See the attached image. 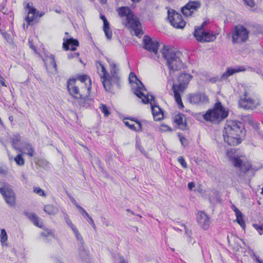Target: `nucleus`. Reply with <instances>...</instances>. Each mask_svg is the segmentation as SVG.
Wrapping results in <instances>:
<instances>
[{"label":"nucleus","mask_w":263,"mask_h":263,"mask_svg":"<svg viewBox=\"0 0 263 263\" xmlns=\"http://www.w3.org/2000/svg\"><path fill=\"white\" fill-rule=\"evenodd\" d=\"M143 48L149 52H153L155 54L158 53L159 43L157 40H153L152 39L144 35L142 40Z\"/></svg>","instance_id":"obj_16"},{"label":"nucleus","mask_w":263,"mask_h":263,"mask_svg":"<svg viewBox=\"0 0 263 263\" xmlns=\"http://www.w3.org/2000/svg\"><path fill=\"white\" fill-rule=\"evenodd\" d=\"M72 202H73V203L75 205V206H76V205H77V204H78L77 203V202H76L74 200H73V201H72Z\"/></svg>","instance_id":"obj_61"},{"label":"nucleus","mask_w":263,"mask_h":263,"mask_svg":"<svg viewBox=\"0 0 263 263\" xmlns=\"http://www.w3.org/2000/svg\"><path fill=\"white\" fill-rule=\"evenodd\" d=\"M178 136L179 137L180 141L181 144L183 146H186L187 144V140L186 139V138H184L183 136H182L181 135L179 134Z\"/></svg>","instance_id":"obj_45"},{"label":"nucleus","mask_w":263,"mask_h":263,"mask_svg":"<svg viewBox=\"0 0 263 263\" xmlns=\"http://www.w3.org/2000/svg\"><path fill=\"white\" fill-rule=\"evenodd\" d=\"M192 78L191 74L181 73L178 77L177 83H174L173 84L172 90L174 93V97L180 108L184 107L180 93L184 91Z\"/></svg>","instance_id":"obj_5"},{"label":"nucleus","mask_w":263,"mask_h":263,"mask_svg":"<svg viewBox=\"0 0 263 263\" xmlns=\"http://www.w3.org/2000/svg\"><path fill=\"white\" fill-rule=\"evenodd\" d=\"M80 54L79 52H74V53H68V59H73L74 58H78Z\"/></svg>","instance_id":"obj_48"},{"label":"nucleus","mask_w":263,"mask_h":263,"mask_svg":"<svg viewBox=\"0 0 263 263\" xmlns=\"http://www.w3.org/2000/svg\"><path fill=\"white\" fill-rule=\"evenodd\" d=\"M245 70L246 68L242 66H237L235 67H228L226 71L221 76V79L223 80L227 79L229 77L235 73L245 71Z\"/></svg>","instance_id":"obj_20"},{"label":"nucleus","mask_w":263,"mask_h":263,"mask_svg":"<svg viewBox=\"0 0 263 263\" xmlns=\"http://www.w3.org/2000/svg\"><path fill=\"white\" fill-rule=\"evenodd\" d=\"M14 160L18 165L23 166L25 164V160L23 158L22 155L21 154H18L14 158Z\"/></svg>","instance_id":"obj_33"},{"label":"nucleus","mask_w":263,"mask_h":263,"mask_svg":"<svg viewBox=\"0 0 263 263\" xmlns=\"http://www.w3.org/2000/svg\"><path fill=\"white\" fill-rule=\"evenodd\" d=\"M187 241H188V242H189V243H191V242H192V238H191V239H190V238L188 237Z\"/></svg>","instance_id":"obj_60"},{"label":"nucleus","mask_w":263,"mask_h":263,"mask_svg":"<svg viewBox=\"0 0 263 263\" xmlns=\"http://www.w3.org/2000/svg\"><path fill=\"white\" fill-rule=\"evenodd\" d=\"M100 18L103 22V26H109V23L108 22L106 18L105 17V16L104 15H100Z\"/></svg>","instance_id":"obj_49"},{"label":"nucleus","mask_w":263,"mask_h":263,"mask_svg":"<svg viewBox=\"0 0 263 263\" xmlns=\"http://www.w3.org/2000/svg\"><path fill=\"white\" fill-rule=\"evenodd\" d=\"M34 192L36 194L39 195L40 196H43V197L46 196V194H45L44 191L40 187L34 188Z\"/></svg>","instance_id":"obj_43"},{"label":"nucleus","mask_w":263,"mask_h":263,"mask_svg":"<svg viewBox=\"0 0 263 263\" xmlns=\"http://www.w3.org/2000/svg\"><path fill=\"white\" fill-rule=\"evenodd\" d=\"M135 21L136 22H138L137 24H136V26H135L134 25H130V24H129L125 27L128 28L133 29L135 31V35L137 36L140 37L143 35V33L142 30L140 28V23L139 21L137 19H135Z\"/></svg>","instance_id":"obj_24"},{"label":"nucleus","mask_w":263,"mask_h":263,"mask_svg":"<svg viewBox=\"0 0 263 263\" xmlns=\"http://www.w3.org/2000/svg\"><path fill=\"white\" fill-rule=\"evenodd\" d=\"M182 226L184 228V229L185 230V234L186 235V236L187 237H189L190 239H191V235H192V232H191V231L189 230L186 228V227L185 225L182 224Z\"/></svg>","instance_id":"obj_47"},{"label":"nucleus","mask_w":263,"mask_h":263,"mask_svg":"<svg viewBox=\"0 0 263 263\" xmlns=\"http://www.w3.org/2000/svg\"><path fill=\"white\" fill-rule=\"evenodd\" d=\"M73 233H74V235L77 239L78 240L80 241L81 243L82 244L84 242L83 238L81 234L79 233L78 230L77 229L73 231Z\"/></svg>","instance_id":"obj_41"},{"label":"nucleus","mask_w":263,"mask_h":263,"mask_svg":"<svg viewBox=\"0 0 263 263\" xmlns=\"http://www.w3.org/2000/svg\"><path fill=\"white\" fill-rule=\"evenodd\" d=\"M49 60L50 61V64L54 68L55 70H57V65L54 60V56L52 54H51L49 57Z\"/></svg>","instance_id":"obj_39"},{"label":"nucleus","mask_w":263,"mask_h":263,"mask_svg":"<svg viewBox=\"0 0 263 263\" xmlns=\"http://www.w3.org/2000/svg\"><path fill=\"white\" fill-rule=\"evenodd\" d=\"M253 227L258 232L260 235L263 234V225H259L258 224H253Z\"/></svg>","instance_id":"obj_40"},{"label":"nucleus","mask_w":263,"mask_h":263,"mask_svg":"<svg viewBox=\"0 0 263 263\" xmlns=\"http://www.w3.org/2000/svg\"><path fill=\"white\" fill-rule=\"evenodd\" d=\"M26 7L28 9V13L25 18V20L28 24H30L31 22L34 21L35 15L36 13H39V11H37L33 6H30L29 3L27 4Z\"/></svg>","instance_id":"obj_21"},{"label":"nucleus","mask_w":263,"mask_h":263,"mask_svg":"<svg viewBox=\"0 0 263 263\" xmlns=\"http://www.w3.org/2000/svg\"><path fill=\"white\" fill-rule=\"evenodd\" d=\"M227 156L231 163L234 161V160L240 157V155L238 154L237 151L235 148H231L227 152Z\"/></svg>","instance_id":"obj_26"},{"label":"nucleus","mask_w":263,"mask_h":263,"mask_svg":"<svg viewBox=\"0 0 263 263\" xmlns=\"http://www.w3.org/2000/svg\"><path fill=\"white\" fill-rule=\"evenodd\" d=\"M139 149H140V151L142 153H143V151H144V149H143V148L141 147H139Z\"/></svg>","instance_id":"obj_63"},{"label":"nucleus","mask_w":263,"mask_h":263,"mask_svg":"<svg viewBox=\"0 0 263 263\" xmlns=\"http://www.w3.org/2000/svg\"><path fill=\"white\" fill-rule=\"evenodd\" d=\"M205 24V22H204L199 28L195 29L194 35L196 40L200 42H213L216 39V35L204 30L203 26Z\"/></svg>","instance_id":"obj_13"},{"label":"nucleus","mask_w":263,"mask_h":263,"mask_svg":"<svg viewBox=\"0 0 263 263\" xmlns=\"http://www.w3.org/2000/svg\"><path fill=\"white\" fill-rule=\"evenodd\" d=\"M21 136L20 134H14L10 138L11 142L13 148L16 150L18 149V144L20 142Z\"/></svg>","instance_id":"obj_28"},{"label":"nucleus","mask_w":263,"mask_h":263,"mask_svg":"<svg viewBox=\"0 0 263 263\" xmlns=\"http://www.w3.org/2000/svg\"><path fill=\"white\" fill-rule=\"evenodd\" d=\"M84 84L77 83L74 79L67 82V89L69 94L74 99H79V104L81 107H88L90 105L91 99L88 96L90 93V86H85Z\"/></svg>","instance_id":"obj_3"},{"label":"nucleus","mask_w":263,"mask_h":263,"mask_svg":"<svg viewBox=\"0 0 263 263\" xmlns=\"http://www.w3.org/2000/svg\"><path fill=\"white\" fill-rule=\"evenodd\" d=\"M1 242L2 246H7V243H5L7 240L8 237L7 233L5 229H3L1 230V233L0 234Z\"/></svg>","instance_id":"obj_32"},{"label":"nucleus","mask_w":263,"mask_h":263,"mask_svg":"<svg viewBox=\"0 0 263 263\" xmlns=\"http://www.w3.org/2000/svg\"><path fill=\"white\" fill-rule=\"evenodd\" d=\"M187 187L190 190H192L195 187V183L193 182H189L187 184Z\"/></svg>","instance_id":"obj_55"},{"label":"nucleus","mask_w":263,"mask_h":263,"mask_svg":"<svg viewBox=\"0 0 263 263\" xmlns=\"http://www.w3.org/2000/svg\"><path fill=\"white\" fill-rule=\"evenodd\" d=\"M245 131L243 124L237 121H227L222 131L224 141L230 146H236L242 141Z\"/></svg>","instance_id":"obj_1"},{"label":"nucleus","mask_w":263,"mask_h":263,"mask_svg":"<svg viewBox=\"0 0 263 263\" xmlns=\"http://www.w3.org/2000/svg\"><path fill=\"white\" fill-rule=\"evenodd\" d=\"M0 193L3 195L6 202L10 206H14L15 204V194L10 186L4 184L0 187Z\"/></svg>","instance_id":"obj_14"},{"label":"nucleus","mask_w":263,"mask_h":263,"mask_svg":"<svg viewBox=\"0 0 263 263\" xmlns=\"http://www.w3.org/2000/svg\"><path fill=\"white\" fill-rule=\"evenodd\" d=\"M76 208L80 211V213L84 218H88L90 217L86 210L79 204L76 205Z\"/></svg>","instance_id":"obj_38"},{"label":"nucleus","mask_w":263,"mask_h":263,"mask_svg":"<svg viewBox=\"0 0 263 263\" xmlns=\"http://www.w3.org/2000/svg\"><path fill=\"white\" fill-rule=\"evenodd\" d=\"M184 115L178 113L176 115L174 118L175 122L177 124L179 128L182 130H184L186 128V124L185 122L183 120Z\"/></svg>","instance_id":"obj_22"},{"label":"nucleus","mask_w":263,"mask_h":263,"mask_svg":"<svg viewBox=\"0 0 263 263\" xmlns=\"http://www.w3.org/2000/svg\"><path fill=\"white\" fill-rule=\"evenodd\" d=\"M117 11L119 16L122 18V24L125 27L129 24L134 25L135 26H136V24L138 23L135 21L136 17L129 7H121L118 8Z\"/></svg>","instance_id":"obj_10"},{"label":"nucleus","mask_w":263,"mask_h":263,"mask_svg":"<svg viewBox=\"0 0 263 263\" xmlns=\"http://www.w3.org/2000/svg\"><path fill=\"white\" fill-rule=\"evenodd\" d=\"M129 81L130 83H136L137 81H138L139 82V83H140L141 86H138L137 88L135 90H136L137 88H138L139 87L141 88V90L142 92H143V90H145L144 86L141 83V82H140L138 79V78H137L136 75L134 74V73H133V72H130V73L129 76ZM135 91H134V92Z\"/></svg>","instance_id":"obj_29"},{"label":"nucleus","mask_w":263,"mask_h":263,"mask_svg":"<svg viewBox=\"0 0 263 263\" xmlns=\"http://www.w3.org/2000/svg\"><path fill=\"white\" fill-rule=\"evenodd\" d=\"M107 61L109 64V73L101 62L97 61L96 63L98 73L102 80L104 88L106 90L110 88L112 82L118 83L120 79L119 65L108 59H107Z\"/></svg>","instance_id":"obj_2"},{"label":"nucleus","mask_w":263,"mask_h":263,"mask_svg":"<svg viewBox=\"0 0 263 263\" xmlns=\"http://www.w3.org/2000/svg\"><path fill=\"white\" fill-rule=\"evenodd\" d=\"M201 7L200 2L198 1H189L181 8L182 13L186 16H191Z\"/></svg>","instance_id":"obj_17"},{"label":"nucleus","mask_w":263,"mask_h":263,"mask_svg":"<svg viewBox=\"0 0 263 263\" xmlns=\"http://www.w3.org/2000/svg\"><path fill=\"white\" fill-rule=\"evenodd\" d=\"M72 202H73V203L75 205V206H76V205H77V204H78L77 203V202H76L74 200H73V201H72Z\"/></svg>","instance_id":"obj_62"},{"label":"nucleus","mask_w":263,"mask_h":263,"mask_svg":"<svg viewBox=\"0 0 263 263\" xmlns=\"http://www.w3.org/2000/svg\"><path fill=\"white\" fill-rule=\"evenodd\" d=\"M29 219L33 222L36 226L41 228L42 226L39 223V218L34 213H29L28 215Z\"/></svg>","instance_id":"obj_31"},{"label":"nucleus","mask_w":263,"mask_h":263,"mask_svg":"<svg viewBox=\"0 0 263 263\" xmlns=\"http://www.w3.org/2000/svg\"><path fill=\"white\" fill-rule=\"evenodd\" d=\"M245 4L252 8L254 7L255 3L254 0H243Z\"/></svg>","instance_id":"obj_46"},{"label":"nucleus","mask_w":263,"mask_h":263,"mask_svg":"<svg viewBox=\"0 0 263 263\" xmlns=\"http://www.w3.org/2000/svg\"><path fill=\"white\" fill-rule=\"evenodd\" d=\"M0 83L2 84V86L4 87H7V85L5 82V80L3 77H2L1 75H0Z\"/></svg>","instance_id":"obj_52"},{"label":"nucleus","mask_w":263,"mask_h":263,"mask_svg":"<svg viewBox=\"0 0 263 263\" xmlns=\"http://www.w3.org/2000/svg\"><path fill=\"white\" fill-rule=\"evenodd\" d=\"M63 41V47L65 50L70 49L71 51H75L77 47L79 45L78 41L72 37L64 38Z\"/></svg>","instance_id":"obj_18"},{"label":"nucleus","mask_w":263,"mask_h":263,"mask_svg":"<svg viewBox=\"0 0 263 263\" xmlns=\"http://www.w3.org/2000/svg\"><path fill=\"white\" fill-rule=\"evenodd\" d=\"M28 44L30 48H31L33 50H35L36 48L33 44L32 40L29 39Z\"/></svg>","instance_id":"obj_53"},{"label":"nucleus","mask_w":263,"mask_h":263,"mask_svg":"<svg viewBox=\"0 0 263 263\" xmlns=\"http://www.w3.org/2000/svg\"><path fill=\"white\" fill-rule=\"evenodd\" d=\"M231 209L235 212V215L241 213L234 204L232 205Z\"/></svg>","instance_id":"obj_50"},{"label":"nucleus","mask_w":263,"mask_h":263,"mask_svg":"<svg viewBox=\"0 0 263 263\" xmlns=\"http://www.w3.org/2000/svg\"><path fill=\"white\" fill-rule=\"evenodd\" d=\"M178 161L179 162V163L181 165L183 168H186L187 167V164L184 159L182 157H179L178 158Z\"/></svg>","instance_id":"obj_42"},{"label":"nucleus","mask_w":263,"mask_h":263,"mask_svg":"<svg viewBox=\"0 0 263 263\" xmlns=\"http://www.w3.org/2000/svg\"><path fill=\"white\" fill-rule=\"evenodd\" d=\"M188 101L192 104L201 105L209 102L208 97L205 93L197 92L187 96Z\"/></svg>","instance_id":"obj_15"},{"label":"nucleus","mask_w":263,"mask_h":263,"mask_svg":"<svg viewBox=\"0 0 263 263\" xmlns=\"http://www.w3.org/2000/svg\"><path fill=\"white\" fill-rule=\"evenodd\" d=\"M62 213L63 214V217L67 225L71 229L72 231L76 230L77 228L72 223V221L69 217L68 215L64 211H62Z\"/></svg>","instance_id":"obj_30"},{"label":"nucleus","mask_w":263,"mask_h":263,"mask_svg":"<svg viewBox=\"0 0 263 263\" xmlns=\"http://www.w3.org/2000/svg\"><path fill=\"white\" fill-rule=\"evenodd\" d=\"M99 108L101 111L104 114V117H106L109 116V115L110 114V112L106 105L101 104Z\"/></svg>","instance_id":"obj_37"},{"label":"nucleus","mask_w":263,"mask_h":263,"mask_svg":"<svg viewBox=\"0 0 263 263\" xmlns=\"http://www.w3.org/2000/svg\"><path fill=\"white\" fill-rule=\"evenodd\" d=\"M236 221L242 228L245 227V222L243 219L242 214L240 213V214L236 215Z\"/></svg>","instance_id":"obj_35"},{"label":"nucleus","mask_w":263,"mask_h":263,"mask_svg":"<svg viewBox=\"0 0 263 263\" xmlns=\"http://www.w3.org/2000/svg\"><path fill=\"white\" fill-rule=\"evenodd\" d=\"M120 263H128L127 261L124 258H122L120 260Z\"/></svg>","instance_id":"obj_58"},{"label":"nucleus","mask_w":263,"mask_h":263,"mask_svg":"<svg viewBox=\"0 0 263 263\" xmlns=\"http://www.w3.org/2000/svg\"><path fill=\"white\" fill-rule=\"evenodd\" d=\"M141 89L140 87L137 88L135 91V94L142 99L143 103H151L152 112L155 121L161 120L163 118V111L155 101L154 97L151 95L149 98L147 94L145 95L142 92Z\"/></svg>","instance_id":"obj_7"},{"label":"nucleus","mask_w":263,"mask_h":263,"mask_svg":"<svg viewBox=\"0 0 263 263\" xmlns=\"http://www.w3.org/2000/svg\"><path fill=\"white\" fill-rule=\"evenodd\" d=\"M251 256L252 257L254 260H256L257 262L259 261V260H260L259 257L258 256H257L254 252H252V254L251 255Z\"/></svg>","instance_id":"obj_54"},{"label":"nucleus","mask_w":263,"mask_h":263,"mask_svg":"<svg viewBox=\"0 0 263 263\" xmlns=\"http://www.w3.org/2000/svg\"><path fill=\"white\" fill-rule=\"evenodd\" d=\"M258 263H263V261L260 259L259 261H258Z\"/></svg>","instance_id":"obj_64"},{"label":"nucleus","mask_w":263,"mask_h":263,"mask_svg":"<svg viewBox=\"0 0 263 263\" xmlns=\"http://www.w3.org/2000/svg\"><path fill=\"white\" fill-rule=\"evenodd\" d=\"M228 114V110L218 101L214 104L213 108L209 109L203 115V118L208 122H218L226 118Z\"/></svg>","instance_id":"obj_6"},{"label":"nucleus","mask_w":263,"mask_h":263,"mask_svg":"<svg viewBox=\"0 0 263 263\" xmlns=\"http://www.w3.org/2000/svg\"><path fill=\"white\" fill-rule=\"evenodd\" d=\"M44 211L49 215H55L59 212L58 207L52 204H47L44 206Z\"/></svg>","instance_id":"obj_27"},{"label":"nucleus","mask_w":263,"mask_h":263,"mask_svg":"<svg viewBox=\"0 0 263 263\" xmlns=\"http://www.w3.org/2000/svg\"><path fill=\"white\" fill-rule=\"evenodd\" d=\"M103 223L105 224L106 227H108L109 226L108 220L106 218H104V220H102Z\"/></svg>","instance_id":"obj_56"},{"label":"nucleus","mask_w":263,"mask_h":263,"mask_svg":"<svg viewBox=\"0 0 263 263\" xmlns=\"http://www.w3.org/2000/svg\"><path fill=\"white\" fill-rule=\"evenodd\" d=\"M249 37V31L243 26H235L232 31V42L233 44L246 42Z\"/></svg>","instance_id":"obj_11"},{"label":"nucleus","mask_w":263,"mask_h":263,"mask_svg":"<svg viewBox=\"0 0 263 263\" xmlns=\"http://www.w3.org/2000/svg\"><path fill=\"white\" fill-rule=\"evenodd\" d=\"M103 30L106 37L110 40L112 37V31L110 30L109 26H103Z\"/></svg>","instance_id":"obj_36"},{"label":"nucleus","mask_w":263,"mask_h":263,"mask_svg":"<svg viewBox=\"0 0 263 263\" xmlns=\"http://www.w3.org/2000/svg\"><path fill=\"white\" fill-rule=\"evenodd\" d=\"M41 235L45 237L46 238L50 237L51 238H53L54 237V234L52 231L50 229H45L44 230L43 232H41Z\"/></svg>","instance_id":"obj_34"},{"label":"nucleus","mask_w":263,"mask_h":263,"mask_svg":"<svg viewBox=\"0 0 263 263\" xmlns=\"http://www.w3.org/2000/svg\"><path fill=\"white\" fill-rule=\"evenodd\" d=\"M239 106L245 110L254 109L259 105V101L257 98L252 97L245 89L238 100Z\"/></svg>","instance_id":"obj_8"},{"label":"nucleus","mask_w":263,"mask_h":263,"mask_svg":"<svg viewBox=\"0 0 263 263\" xmlns=\"http://www.w3.org/2000/svg\"><path fill=\"white\" fill-rule=\"evenodd\" d=\"M197 220L199 224L204 229L207 230L209 228L210 221L209 217L204 212H200L197 216Z\"/></svg>","instance_id":"obj_19"},{"label":"nucleus","mask_w":263,"mask_h":263,"mask_svg":"<svg viewBox=\"0 0 263 263\" xmlns=\"http://www.w3.org/2000/svg\"><path fill=\"white\" fill-rule=\"evenodd\" d=\"M19 151L21 153L25 151L24 154L28 155L30 157H32L34 156V149L31 144L27 142L24 144L23 147L19 149Z\"/></svg>","instance_id":"obj_23"},{"label":"nucleus","mask_w":263,"mask_h":263,"mask_svg":"<svg viewBox=\"0 0 263 263\" xmlns=\"http://www.w3.org/2000/svg\"><path fill=\"white\" fill-rule=\"evenodd\" d=\"M9 120L11 122H12L13 121V117L12 116H10L9 117Z\"/></svg>","instance_id":"obj_59"},{"label":"nucleus","mask_w":263,"mask_h":263,"mask_svg":"<svg viewBox=\"0 0 263 263\" xmlns=\"http://www.w3.org/2000/svg\"><path fill=\"white\" fill-rule=\"evenodd\" d=\"M161 52L170 70V75L176 71L180 70L183 67L184 64L180 59L182 54L180 51H176L169 46H164Z\"/></svg>","instance_id":"obj_4"},{"label":"nucleus","mask_w":263,"mask_h":263,"mask_svg":"<svg viewBox=\"0 0 263 263\" xmlns=\"http://www.w3.org/2000/svg\"><path fill=\"white\" fill-rule=\"evenodd\" d=\"M45 14V13L43 12H39V13H36V15H35V16H39V17H42Z\"/></svg>","instance_id":"obj_57"},{"label":"nucleus","mask_w":263,"mask_h":263,"mask_svg":"<svg viewBox=\"0 0 263 263\" xmlns=\"http://www.w3.org/2000/svg\"><path fill=\"white\" fill-rule=\"evenodd\" d=\"M167 18L171 25L175 28L183 29L185 26L182 15L174 9L168 10Z\"/></svg>","instance_id":"obj_12"},{"label":"nucleus","mask_w":263,"mask_h":263,"mask_svg":"<svg viewBox=\"0 0 263 263\" xmlns=\"http://www.w3.org/2000/svg\"><path fill=\"white\" fill-rule=\"evenodd\" d=\"M88 221L92 226L93 228H94L95 229L96 228V226L95 225L94 221L91 217H89V218H88Z\"/></svg>","instance_id":"obj_51"},{"label":"nucleus","mask_w":263,"mask_h":263,"mask_svg":"<svg viewBox=\"0 0 263 263\" xmlns=\"http://www.w3.org/2000/svg\"><path fill=\"white\" fill-rule=\"evenodd\" d=\"M236 168V173L240 177L245 178L246 173L251 168V163L247 160L245 156L240 155L232 163Z\"/></svg>","instance_id":"obj_9"},{"label":"nucleus","mask_w":263,"mask_h":263,"mask_svg":"<svg viewBox=\"0 0 263 263\" xmlns=\"http://www.w3.org/2000/svg\"><path fill=\"white\" fill-rule=\"evenodd\" d=\"M87 78H87V76H86V75L81 76L79 77V82L77 81V83L84 84L85 85L83 86L84 87L85 86H87L86 84L85 83V82L86 81V80L87 79Z\"/></svg>","instance_id":"obj_44"},{"label":"nucleus","mask_w":263,"mask_h":263,"mask_svg":"<svg viewBox=\"0 0 263 263\" xmlns=\"http://www.w3.org/2000/svg\"><path fill=\"white\" fill-rule=\"evenodd\" d=\"M132 121H135L137 124V126H135V124L133 123H130L128 121H125L124 122V123L125 125L127 127H128L130 129L136 131V132H140L142 129V124L140 121H139L138 120H132Z\"/></svg>","instance_id":"obj_25"}]
</instances>
